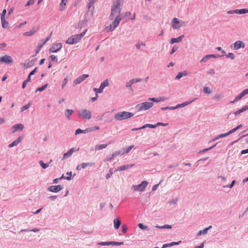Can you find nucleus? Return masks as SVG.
<instances>
[{"instance_id":"obj_1","label":"nucleus","mask_w":248,"mask_h":248,"mask_svg":"<svg viewBox=\"0 0 248 248\" xmlns=\"http://www.w3.org/2000/svg\"><path fill=\"white\" fill-rule=\"evenodd\" d=\"M123 5L122 0H116L114 2L111 8V15L110 16V20L114 19V21L109 26L106 28L107 31H111L119 25L122 18L120 16L121 7Z\"/></svg>"},{"instance_id":"obj_2","label":"nucleus","mask_w":248,"mask_h":248,"mask_svg":"<svg viewBox=\"0 0 248 248\" xmlns=\"http://www.w3.org/2000/svg\"><path fill=\"white\" fill-rule=\"evenodd\" d=\"M86 31L82 32L79 34L72 35L66 41V43L70 45L78 43L84 36Z\"/></svg>"},{"instance_id":"obj_3","label":"nucleus","mask_w":248,"mask_h":248,"mask_svg":"<svg viewBox=\"0 0 248 248\" xmlns=\"http://www.w3.org/2000/svg\"><path fill=\"white\" fill-rule=\"evenodd\" d=\"M133 116L134 113L124 111L117 113L115 115L114 118L117 120L122 121L132 117Z\"/></svg>"},{"instance_id":"obj_4","label":"nucleus","mask_w":248,"mask_h":248,"mask_svg":"<svg viewBox=\"0 0 248 248\" xmlns=\"http://www.w3.org/2000/svg\"><path fill=\"white\" fill-rule=\"evenodd\" d=\"M154 103L152 102H145L137 105L136 108L139 111L147 110L153 106Z\"/></svg>"},{"instance_id":"obj_5","label":"nucleus","mask_w":248,"mask_h":248,"mask_svg":"<svg viewBox=\"0 0 248 248\" xmlns=\"http://www.w3.org/2000/svg\"><path fill=\"white\" fill-rule=\"evenodd\" d=\"M148 185V182L146 181H143L140 185H133L132 188L135 191L143 192L145 190L146 187Z\"/></svg>"},{"instance_id":"obj_6","label":"nucleus","mask_w":248,"mask_h":248,"mask_svg":"<svg viewBox=\"0 0 248 248\" xmlns=\"http://www.w3.org/2000/svg\"><path fill=\"white\" fill-rule=\"evenodd\" d=\"M78 115L79 117L85 119H90L92 117L91 112L86 109L79 110Z\"/></svg>"},{"instance_id":"obj_7","label":"nucleus","mask_w":248,"mask_h":248,"mask_svg":"<svg viewBox=\"0 0 248 248\" xmlns=\"http://www.w3.org/2000/svg\"><path fill=\"white\" fill-rule=\"evenodd\" d=\"M62 46L61 43H58L53 44L49 49V51L51 53H55L60 50Z\"/></svg>"},{"instance_id":"obj_8","label":"nucleus","mask_w":248,"mask_h":248,"mask_svg":"<svg viewBox=\"0 0 248 248\" xmlns=\"http://www.w3.org/2000/svg\"><path fill=\"white\" fill-rule=\"evenodd\" d=\"M0 62L7 64H11L13 62V60L10 56L5 55L0 58Z\"/></svg>"},{"instance_id":"obj_9","label":"nucleus","mask_w":248,"mask_h":248,"mask_svg":"<svg viewBox=\"0 0 248 248\" xmlns=\"http://www.w3.org/2000/svg\"><path fill=\"white\" fill-rule=\"evenodd\" d=\"M89 77V75L87 74H83L79 77H78L77 78H76L74 81V83L75 85L78 84L80 83L81 82H82L84 79H85L86 78H87Z\"/></svg>"},{"instance_id":"obj_10","label":"nucleus","mask_w":248,"mask_h":248,"mask_svg":"<svg viewBox=\"0 0 248 248\" xmlns=\"http://www.w3.org/2000/svg\"><path fill=\"white\" fill-rule=\"evenodd\" d=\"M63 187L61 185H57V186H51L48 189L50 191L53 192H58L61 190H62Z\"/></svg>"},{"instance_id":"obj_11","label":"nucleus","mask_w":248,"mask_h":248,"mask_svg":"<svg viewBox=\"0 0 248 248\" xmlns=\"http://www.w3.org/2000/svg\"><path fill=\"white\" fill-rule=\"evenodd\" d=\"M24 128L23 124H16L14 125L12 127V133H14L16 132L18 130L22 131Z\"/></svg>"},{"instance_id":"obj_12","label":"nucleus","mask_w":248,"mask_h":248,"mask_svg":"<svg viewBox=\"0 0 248 248\" xmlns=\"http://www.w3.org/2000/svg\"><path fill=\"white\" fill-rule=\"evenodd\" d=\"M234 49L237 50L240 48H244L245 46V44L241 41H237L234 44Z\"/></svg>"},{"instance_id":"obj_13","label":"nucleus","mask_w":248,"mask_h":248,"mask_svg":"<svg viewBox=\"0 0 248 248\" xmlns=\"http://www.w3.org/2000/svg\"><path fill=\"white\" fill-rule=\"evenodd\" d=\"M180 22L179 19L176 17L173 18L172 20V24L174 29H179L181 26L179 25Z\"/></svg>"},{"instance_id":"obj_14","label":"nucleus","mask_w":248,"mask_h":248,"mask_svg":"<svg viewBox=\"0 0 248 248\" xmlns=\"http://www.w3.org/2000/svg\"><path fill=\"white\" fill-rule=\"evenodd\" d=\"M184 37V35H182L180 36L179 37L176 38H172L170 39V43L171 44H172L174 43H178L182 41Z\"/></svg>"},{"instance_id":"obj_15","label":"nucleus","mask_w":248,"mask_h":248,"mask_svg":"<svg viewBox=\"0 0 248 248\" xmlns=\"http://www.w3.org/2000/svg\"><path fill=\"white\" fill-rule=\"evenodd\" d=\"M75 151H76V150L74 148L70 149L67 153L64 154L62 159H65L71 156Z\"/></svg>"},{"instance_id":"obj_16","label":"nucleus","mask_w":248,"mask_h":248,"mask_svg":"<svg viewBox=\"0 0 248 248\" xmlns=\"http://www.w3.org/2000/svg\"><path fill=\"white\" fill-rule=\"evenodd\" d=\"M134 166V164H130V165H125L120 166L117 168V170L119 171H123L129 168L133 167Z\"/></svg>"},{"instance_id":"obj_17","label":"nucleus","mask_w":248,"mask_h":248,"mask_svg":"<svg viewBox=\"0 0 248 248\" xmlns=\"http://www.w3.org/2000/svg\"><path fill=\"white\" fill-rule=\"evenodd\" d=\"M248 110V105L243 106L241 109L237 110L234 112V114L235 116L239 115L240 113Z\"/></svg>"},{"instance_id":"obj_18","label":"nucleus","mask_w":248,"mask_h":248,"mask_svg":"<svg viewBox=\"0 0 248 248\" xmlns=\"http://www.w3.org/2000/svg\"><path fill=\"white\" fill-rule=\"evenodd\" d=\"M213 58H216V56L214 54L206 55L201 59L200 62H205L208 59Z\"/></svg>"},{"instance_id":"obj_19","label":"nucleus","mask_w":248,"mask_h":248,"mask_svg":"<svg viewBox=\"0 0 248 248\" xmlns=\"http://www.w3.org/2000/svg\"><path fill=\"white\" fill-rule=\"evenodd\" d=\"M22 140V138L21 137H18L16 140L12 142L11 144L8 145L9 148L13 147L17 145Z\"/></svg>"},{"instance_id":"obj_20","label":"nucleus","mask_w":248,"mask_h":248,"mask_svg":"<svg viewBox=\"0 0 248 248\" xmlns=\"http://www.w3.org/2000/svg\"><path fill=\"white\" fill-rule=\"evenodd\" d=\"M113 223H114V227L115 228V229H118L120 225H121V221H120V220L118 218H115L113 220Z\"/></svg>"},{"instance_id":"obj_21","label":"nucleus","mask_w":248,"mask_h":248,"mask_svg":"<svg viewBox=\"0 0 248 248\" xmlns=\"http://www.w3.org/2000/svg\"><path fill=\"white\" fill-rule=\"evenodd\" d=\"M212 228V226H210L206 228L205 229H203V230H201L198 233V235L200 236L202 234H205L207 233L208 230H209Z\"/></svg>"},{"instance_id":"obj_22","label":"nucleus","mask_w":248,"mask_h":248,"mask_svg":"<svg viewBox=\"0 0 248 248\" xmlns=\"http://www.w3.org/2000/svg\"><path fill=\"white\" fill-rule=\"evenodd\" d=\"M107 146H108L107 144L96 145L95 146V151L100 150L101 149L105 148Z\"/></svg>"},{"instance_id":"obj_23","label":"nucleus","mask_w":248,"mask_h":248,"mask_svg":"<svg viewBox=\"0 0 248 248\" xmlns=\"http://www.w3.org/2000/svg\"><path fill=\"white\" fill-rule=\"evenodd\" d=\"M91 131H92V130H89V129L84 130L79 128L76 131L75 134L78 135L80 133H85L86 132H90Z\"/></svg>"},{"instance_id":"obj_24","label":"nucleus","mask_w":248,"mask_h":248,"mask_svg":"<svg viewBox=\"0 0 248 248\" xmlns=\"http://www.w3.org/2000/svg\"><path fill=\"white\" fill-rule=\"evenodd\" d=\"M2 26L4 28H8L9 23L6 20L5 18H1Z\"/></svg>"},{"instance_id":"obj_25","label":"nucleus","mask_w":248,"mask_h":248,"mask_svg":"<svg viewBox=\"0 0 248 248\" xmlns=\"http://www.w3.org/2000/svg\"><path fill=\"white\" fill-rule=\"evenodd\" d=\"M68 0H62V1L60 3V10L62 11L65 9V7L66 5V3L67 2Z\"/></svg>"},{"instance_id":"obj_26","label":"nucleus","mask_w":248,"mask_h":248,"mask_svg":"<svg viewBox=\"0 0 248 248\" xmlns=\"http://www.w3.org/2000/svg\"><path fill=\"white\" fill-rule=\"evenodd\" d=\"M237 10V14H245L248 13V9H236Z\"/></svg>"},{"instance_id":"obj_27","label":"nucleus","mask_w":248,"mask_h":248,"mask_svg":"<svg viewBox=\"0 0 248 248\" xmlns=\"http://www.w3.org/2000/svg\"><path fill=\"white\" fill-rule=\"evenodd\" d=\"M108 86V79H106L105 80V81H104L103 82H102L100 87V90H104V89L107 87V86Z\"/></svg>"},{"instance_id":"obj_28","label":"nucleus","mask_w":248,"mask_h":248,"mask_svg":"<svg viewBox=\"0 0 248 248\" xmlns=\"http://www.w3.org/2000/svg\"><path fill=\"white\" fill-rule=\"evenodd\" d=\"M149 100H150V101H153V102H160L161 101H164V99L163 98H162V97H159V98H149Z\"/></svg>"},{"instance_id":"obj_29","label":"nucleus","mask_w":248,"mask_h":248,"mask_svg":"<svg viewBox=\"0 0 248 248\" xmlns=\"http://www.w3.org/2000/svg\"><path fill=\"white\" fill-rule=\"evenodd\" d=\"M73 110L72 109H67L65 111V114L67 118L69 119V116L73 113Z\"/></svg>"},{"instance_id":"obj_30","label":"nucleus","mask_w":248,"mask_h":248,"mask_svg":"<svg viewBox=\"0 0 248 248\" xmlns=\"http://www.w3.org/2000/svg\"><path fill=\"white\" fill-rule=\"evenodd\" d=\"M156 127V125H154V124H144V125H143L141 128L144 129V128H145L146 127H149V128H155Z\"/></svg>"},{"instance_id":"obj_31","label":"nucleus","mask_w":248,"mask_h":248,"mask_svg":"<svg viewBox=\"0 0 248 248\" xmlns=\"http://www.w3.org/2000/svg\"><path fill=\"white\" fill-rule=\"evenodd\" d=\"M81 164V167L82 169H85L88 166L91 167L93 165V163H82Z\"/></svg>"},{"instance_id":"obj_32","label":"nucleus","mask_w":248,"mask_h":248,"mask_svg":"<svg viewBox=\"0 0 248 248\" xmlns=\"http://www.w3.org/2000/svg\"><path fill=\"white\" fill-rule=\"evenodd\" d=\"M141 81V79L140 78H133L130 80L129 83H131V84H133L134 83L140 82Z\"/></svg>"},{"instance_id":"obj_33","label":"nucleus","mask_w":248,"mask_h":248,"mask_svg":"<svg viewBox=\"0 0 248 248\" xmlns=\"http://www.w3.org/2000/svg\"><path fill=\"white\" fill-rule=\"evenodd\" d=\"M124 244V242H114V241H110L109 242V245H113V246H121L122 245Z\"/></svg>"},{"instance_id":"obj_34","label":"nucleus","mask_w":248,"mask_h":248,"mask_svg":"<svg viewBox=\"0 0 248 248\" xmlns=\"http://www.w3.org/2000/svg\"><path fill=\"white\" fill-rule=\"evenodd\" d=\"M192 102V101H187V102L183 103L182 104H178L177 105V107L179 108H180V107H183L186 106L190 104Z\"/></svg>"},{"instance_id":"obj_35","label":"nucleus","mask_w":248,"mask_h":248,"mask_svg":"<svg viewBox=\"0 0 248 248\" xmlns=\"http://www.w3.org/2000/svg\"><path fill=\"white\" fill-rule=\"evenodd\" d=\"M39 164L43 169H46L49 166V164L44 163L42 160L39 161Z\"/></svg>"},{"instance_id":"obj_36","label":"nucleus","mask_w":248,"mask_h":248,"mask_svg":"<svg viewBox=\"0 0 248 248\" xmlns=\"http://www.w3.org/2000/svg\"><path fill=\"white\" fill-rule=\"evenodd\" d=\"M134 147V145L125 148L124 149V154H126L130 152V151Z\"/></svg>"},{"instance_id":"obj_37","label":"nucleus","mask_w":248,"mask_h":248,"mask_svg":"<svg viewBox=\"0 0 248 248\" xmlns=\"http://www.w3.org/2000/svg\"><path fill=\"white\" fill-rule=\"evenodd\" d=\"M35 33V31H31L29 32H25L23 35L24 36H31L33 34H34Z\"/></svg>"},{"instance_id":"obj_38","label":"nucleus","mask_w":248,"mask_h":248,"mask_svg":"<svg viewBox=\"0 0 248 248\" xmlns=\"http://www.w3.org/2000/svg\"><path fill=\"white\" fill-rule=\"evenodd\" d=\"M203 91L205 93L208 94H210L211 93V91L210 89H209V88L207 87H205L203 88Z\"/></svg>"},{"instance_id":"obj_39","label":"nucleus","mask_w":248,"mask_h":248,"mask_svg":"<svg viewBox=\"0 0 248 248\" xmlns=\"http://www.w3.org/2000/svg\"><path fill=\"white\" fill-rule=\"evenodd\" d=\"M30 107V103H28V104L22 107L21 108V111L22 112L24 111V110L28 109L29 108V107Z\"/></svg>"},{"instance_id":"obj_40","label":"nucleus","mask_w":248,"mask_h":248,"mask_svg":"<svg viewBox=\"0 0 248 248\" xmlns=\"http://www.w3.org/2000/svg\"><path fill=\"white\" fill-rule=\"evenodd\" d=\"M47 84H46L44 85L43 86H42V87L38 88L37 89L36 91H39V92L43 91V90L46 89V88L47 87Z\"/></svg>"},{"instance_id":"obj_41","label":"nucleus","mask_w":248,"mask_h":248,"mask_svg":"<svg viewBox=\"0 0 248 248\" xmlns=\"http://www.w3.org/2000/svg\"><path fill=\"white\" fill-rule=\"evenodd\" d=\"M156 227L160 229H171L172 228L171 226L170 225H165L163 226H156Z\"/></svg>"},{"instance_id":"obj_42","label":"nucleus","mask_w":248,"mask_h":248,"mask_svg":"<svg viewBox=\"0 0 248 248\" xmlns=\"http://www.w3.org/2000/svg\"><path fill=\"white\" fill-rule=\"evenodd\" d=\"M35 2L34 0H29L26 4L25 6H29L33 5Z\"/></svg>"},{"instance_id":"obj_43","label":"nucleus","mask_w":248,"mask_h":248,"mask_svg":"<svg viewBox=\"0 0 248 248\" xmlns=\"http://www.w3.org/2000/svg\"><path fill=\"white\" fill-rule=\"evenodd\" d=\"M244 96V95H243V94L242 93H241L239 94H238L237 96H236L235 98V100H239L240 99H241Z\"/></svg>"},{"instance_id":"obj_44","label":"nucleus","mask_w":248,"mask_h":248,"mask_svg":"<svg viewBox=\"0 0 248 248\" xmlns=\"http://www.w3.org/2000/svg\"><path fill=\"white\" fill-rule=\"evenodd\" d=\"M112 174H113V172H112V170H110L109 171V173L106 175V179H108L109 178H110L112 176Z\"/></svg>"},{"instance_id":"obj_45","label":"nucleus","mask_w":248,"mask_h":248,"mask_svg":"<svg viewBox=\"0 0 248 248\" xmlns=\"http://www.w3.org/2000/svg\"><path fill=\"white\" fill-rule=\"evenodd\" d=\"M226 56L231 58L232 60H233L234 59V55L232 53H229Z\"/></svg>"},{"instance_id":"obj_46","label":"nucleus","mask_w":248,"mask_h":248,"mask_svg":"<svg viewBox=\"0 0 248 248\" xmlns=\"http://www.w3.org/2000/svg\"><path fill=\"white\" fill-rule=\"evenodd\" d=\"M50 58L53 61H54L55 62H58V58H57V56L52 55L50 56Z\"/></svg>"},{"instance_id":"obj_47","label":"nucleus","mask_w":248,"mask_h":248,"mask_svg":"<svg viewBox=\"0 0 248 248\" xmlns=\"http://www.w3.org/2000/svg\"><path fill=\"white\" fill-rule=\"evenodd\" d=\"M97 244L102 246H109V242H100Z\"/></svg>"},{"instance_id":"obj_48","label":"nucleus","mask_w":248,"mask_h":248,"mask_svg":"<svg viewBox=\"0 0 248 248\" xmlns=\"http://www.w3.org/2000/svg\"><path fill=\"white\" fill-rule=\"evenodd\" d=\"M101 90V89H100V87H99V88H98V89H97V88H94V89H93V91H94L95 93H102V92H103V90Z\"/></svg>"},{"instance_id":"obj_49","label":"nucleus","mask_w":248,"mask_h":248,"mask_svg":"<svg viewBox=\"0 0 248 248\" xmlns=\"http://www.w3.org/2000/svg\"><path fill=\"white\" fill-rule=\"evenodd\" d=\"M6 13V9H4L1 13V18H5Z\"/></svg>"},{"instance_id":"obj_50","label":"nucleus","mask_w":248,"mask_h":248,"mask_svg":"<svg viewBox=\"0 0 248 248\" xmlns=\"http://www.w3.org/2000/svg\"><path fill=\"white\" fill-rule=\"evenodd\" d=\"M168 124H164V123H161V122H158V123H157L155 124V125H156V126H167Z\"/></svg>"},{"instance_id":"obj_51","label":"nucleus","mask_w":248,"mask_h":248,"mask_svg":"<svg viewBox=\"0 0 248 248\" xmlns=\"http://www.w3.org/2000/svg\"><path fill=\"white\" fill-rule=\"evenodd\" d=\"M138 226L141 229H146L147 228V226H144L142 223L139 224Z\"/></svg>"},{"instance_id":"obj_52","label":"nucleus","mask_w":248,"mask_h":248,"mask_svg":"<svg viewBox=\"0 0 248 248\" xmlns=\"http://www.w3.org/2000/svg\"><path fill=\"white\" fill-rule=\"evenodd\" d=\"M71 174H72V172H67L66 174L68 175L69 176L68 177H66L65 178V179H66L67 180H70L71 179Z\"/></svg>"},{"instance_id":"obj_53","label":"nucleus","mask_w":248,"mask_h":248,"mask_svg":"<svg viewBox=\"0 0 248 248\" xmlns=\"http://www.w3.org/2000/svg\"><path fill=\"white\" fill-rule=\"evenodd\" d=\"M227 14H237V10L228 11L227 12Z\"/></svg>"},{"instance_id":"obj_54","label":"nucleus","mask_w":248,"mask_h":248,"mask_svg":"<svg viewBox=\"0 0 248 248\" xmlns=\"http://www.w3.org/2000/svg\"><path fill=\"white\" fill-rule=\"evenodd\" d=\"M235 183V181L234 180H233L232 181V183L229 186H223V187H229L230 188H232L234 185Z\"/></svg>"},{"instance_id":"obj_55","label":"nucleus","mask_w":248,"mask_h":248,"mask_svg":"<svg viewBox=\"0 0 248 248\" xmlns=\"http://www.w3.org/2000/svg\"><path fill=\"white\" fill-rule=\"evenodd\" d=\"M183 76L181 72H179L177 76H176L175 78L177 79H180Z\"/></svg>"},{"instance_id":"obj_56","label":"nucleus","mask_w":248,"mask_h":248,"mask_svg":"<svg viewBox=\"0 0 248 248\" xmlns=\"http://www.w3.org/2000/svg\"><path fill=\"white\" fill-rule=\"evenodd\" d=\"M67 83V79L66 78H65L63 81V83L62 84V88L66 85Z\"/></svg>"},{"instance_id":"obj_57","label":"nucleus","mask_w":248,"mask_h":248,"mask_svg":"<svg viewBox=\"0 0 248 248\" xmlns=\"http://www.w3.org/2000/svg\"><path fill=\"white\" fill-rule=\"evenodd\" d=\"M122 228L123 232L124 233H125L126 232V231H127V227L125 225H123Z\"/></svg>"},{"instance_id":"obj_58","label":"nucleus","mask_w":248,"mask_h":248,"mask_svg":"<svg viewBox=\"0 0 248 248\" xmlns=\"http://www.w3.org/2000/svg\"><path fill=\"white\" fill-rule=\"evenodd\" d=\"M236 130H237V129L236 127H235V128H233V129H231V130H230V131L228 132V133H229V134L230 135V134H231L232 133H233V132H235Z\"/></svg>"},{"instance_id":"obj_59","label":"nucleus","mask_w":248,"mask_h":248,"mask_svg":"<svg viewBox=\"0 0 248 248\" xmlns=\"http://www.w3.org/2000/svg\"><path fill=\"white\" fill-rule=\"evenodd\" d=\"M181 242V241H179L178 242H171L170 243H171V246H174V245H179V244H180Z\"/></svg>"},{"instance_id":"obj_60","label":"nucleus","mask_w":248,"mask_h":248,"mask_svg":"<svg viewBox=\"0 0 248 248\" xmlns=\"http://www.w3.org/2000/svg\"><path fill=\"white\" fill-rule=\"evenodd\" d=\"M244 96L248 94V89L244 90L243 92H241Z\"/></svg>"},{"instance_id":"obj_61","label":"nucleus","mask_w":248,"mask_h":248,"mask_svg":"<svg viewBox=\"0 0 248 248\" xmlns=\"http://www.w3.org/2000/svg\"><path fill=\"white\" fill-rule=\"evenodd\" d=\"M230 134L228 132V133L220 134V136L219 137H221V138H223V137H226V136H228Z\"/></svg>"},{"instance_id":"obj_62","label":"nucleus","mask_w":248,"mask_h":248,"mask_svg":"<svg viewBox=\"0 0 248 248\" xmlns=\"http://www.w3.org/2000/svg\"><path fill=\"white\" fill-rule=\"evenodd\" d=\"M181 73L182 74L183 77L186 76L188 74L186 71H184L183 72H181Z\"/></svg>"},{"instance_id":"obj_63","label":"nucleus","mask_w":248,"mask_h":248,"mask_svg":"<svg viewBox=\"0 0 248 248\" xmlns=\"http://www.w3.org/2000/svg\"><path fill=\"white\" fill-rule=\"evenodd\" d=\"M216 49H217L218 51H221L223 54L225 53V51L224 50H222L221 47L220 46L217 47Z\"/></svg>"},{"instance_id":"obj_64","label":"nucleus","mask_w":248,"mask_h":248,"mask_svg":"<svg viewBox=\"0 0 248 248\" xmlns=\"http://www.w3.org/2000/svg\"><path fill=\"white\" fill-rule=\"evenodd\" d=\"M169 247H171V243H167L163 245L162 248H165Z\"/></svg>"}]
</instances>
